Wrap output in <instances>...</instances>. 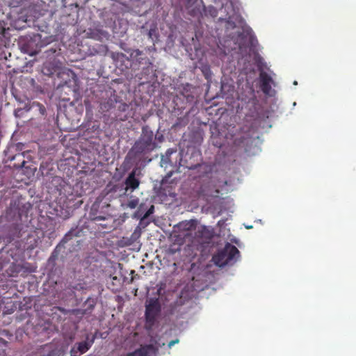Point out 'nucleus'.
I'll use <instances>...</instances> for the list:
<instances>
[{
	"label": "nucleus",
	"instance_id": "obj_9",
	"mask_svg": "<svg viewBox=\"0 0 356 356\" xmlns=\"http://www.w3.org/2000/svg\"><path fill=\"white\" fill-rule=\"evenodd\" d=\"M23 270V267L21 266V264L13 263L8 269V273L10 277L17 276Z\"/></svg>",
	"mask_w": 356,
	"mask_h": 356
},
{
	"label": "nucleus",
	"instance_id": "obj_21",
	"mask_svg": "<svg viewBox=\"0 0 356 356\" xmlns=\"http://www.w3.org/2000/svg\"><path fill=\"white\" fill-rule=\"evenodd\" d=\"M179 339H175V340H172L170 341L169 343H168V347L169 348H171L172 346H174L175 344L176 343H179Z\"/></svg>",
	"mask_w": 356,
	"mask_h": 356
},
{
	"label": "nucleus",
	"instance_id": "obj_13",
	"mask_svg": "<svg viewBox=\"0 0 356 356\" xmlns=\"http://www.w3.org/2000/svg\"><path fill=\"white\" fill-rule=\"evenodd\" d=\"M139 204V199L136 196L131 195L130 199L127 201V203L122 204V207L124 208H129L131 209H136Z\"/></svg>",
	"mask_w": 356,
	"mask_h": 356
},
{
	"label": "nucleus",
	"instance_id": "obj_1",
	"mask_svg": "<svg viewBox=\"0 0 356 356\" xmlns=\"http://www.w3.org/2000/svg\"><path fill=\"white\" fill-rule=\"evenodd\" d=\"M156 140V137L149 127L147 125L143 126L141 134L135 142L131 152L135 156L148 154L156 148L157 143Z\"/></svg>",
	"mask_w": 356,
	"mask_h": 356
},
{
	"label": "nucleus",
	"instance_id": "obj_22",
	"mask_svg": "<svg viewBox=\"0 0 356 356\" xmlns=\"http://www.w3.org/2000/svg\"><path fill=\"white\" fill-rule=\"evenodd\" d=\"M38 106H40V113H41L42 115H44V114L45 113V111H46L44 106H42V104H38Z\"/></svg>",
	"mask_w": 356,
	"mask_h": 356
},
{
	"label": "nucleus",
	"instance_id": "obj_24",
	"mask_svg": "<svg viewBox=\"0 0 356 356\" xmlns=\"http://www.w3.org/2000/svg\"><path fill=\"white\" fill-rule=\"evenodd\" d=\"M169 251H170L172 254H174V253H175V252H176V250H173V249H172V248H170V249L169 250Z\"/></svg>",
	"mask_w": 356,
	"mask_h": 356
},
{
	"label": "nucleus",
	"instance_id": "obj_18",
	"mask_svg": "<svg viewBox=\"0 0 356 356\" xmlns=\"http://www.w3.org/2000/svg\"><path fill=\"white\" fill-rule=\"evenodd\" d=\"M23 267L22 271L24 273H33L35 271V268L29 263H24L21 264Z\"/></svg>",
	"mask_w": 356,
	"mask_h": 356
},
{
	"label": "nucleus",
	"instance_id": "obj_20",
	"mask_svg": "<svg viewBox=\"0 0 356 356\" xmlns=\"http://www.w3.org/2000/svg\"><path fill=\"white\" fill-rule=\"evenodd\" d=\"M206 230V227H201L198 231H197V236H202L203 235V233Z\"/></svg>",
	"mask_w": 356,
	"mask_h": 356
},
{
	"label": "nucleus",
	"instance_id": "obj_7",
	"mask_svg": "<svg viewBox=\"0 0 356 356\" xmlns=\"http://www.w3.org/2000/svg\"><path fill=\"white\" fill-rule=\"evenodd\" d=\"M131 57L139 64H145L148 66L152 65V63L149 61V58L146 56H143V53L139 49L133 51L131 54Z\"/></svg>",
	"mask_w": 356,
	"mask_h": 356
},
{
	"label": "nucleus",
	"instance_id": "obj_6",
	"mask_svg": "<svg viewBox=\"0 0 356 356\" xmlns=\"http://www.w3.org/2000/svg\"><path fill=\"white\" fill-rule=\"evenodd\" d=\"M124 184L126 185L125 191H127L129 189L131 190V192L138 188L140 185V181L136 178L135 171H132L127 179H125Z\"/></svg>",
	"mask_w": 356,
	"mask_h": 356
},
{
	"label": "nucleus",
	"instance_id": "obj_11",
	"mask_svg": "<svg viewBox=\"0 0 356 356\" xmlns=\"http://www.w3.org/2000/svg\"><path fill=\"white\" fill-rule=\"evenodd\" d=\"M64 314L70 315V316H75L77 318H81L84 315H87L84 309H68L64 312V309H60Z\"/></svg>",
	"mask_w": 356,
	"mask_h": 356
},
{
	"label": "nucleus",
	"instance_id": "obj_4",
	"mask_svg": "<svg viewBox=\"0 0 356 356\" xmlns=\"http://www.w3.org/2000/svg\"><path fill=\"white\" fill-rule=\"evenodd\" d=\"M227 185V181L218 180L216 184H213L205 191V195L211 198H218L220 194H223V192L225 193L228 192V190H225L224 188Z\"/></svg>",
	"mask_w": 356,
	"mask_h": 356
},
{
	"label": "nucleus",
	"instance_id": "obj_2",
	"mask_svg": "<svg viewBox=\"0 0 356 356\" xmlns=\"http://www.w3.org/2000/svg\"><path fill=\"white\" fill-rule=\"evenodd\" d=\"M238 255L239 251L237 248L230 243H227L223 249L213 255V261L216 266L223 267L234 261L236 257Z\"/></svg>",
	"mask_w": 356,
	"mask_h": 356
},
{
	"label": "nucleus",
	"instance_id": "obj_5",
	"mask_svg": "<svg viewBox=\"0 0 356 356\" xmlns=\"http://www.w3.org/2000/svg\"><path fill=\"white\" fill-rule=\"evenodd\" d=\"M260 88L264 94H269L271 90V83L273 79L265 72H261L259 74Z\"/></svg>",
	"mask_w": 356,
	"mask_h": 356
},
{
	"label": "nucleus",
	"instance_id": "obj_10",
	"mask_svg": "<svg viewBox=\"0 0 356 356\" xmlns=\"http://www.w3.org/2000/svg\"><path fill=\"white\" fill-rule=\"evenodd\" d=\"M96 305V300L94 298H88L83 303L86 314H90Z\"/></svg>",
	"mask_w": 356,
	"mask_h": 356
},
{
	"label": "nucleus",
	"instance_id": "obj_16",
	"mask_svg": "<svg viewBox=\"0 0 356 356\" xmlns=\"http://www.w3.org/2000/svg\"><path fill=\"white\" fill-rule=\"evenodd\" d=\"M114 106V102L112 100H104L100 103L99 108L102 112H107Z\"/></svg>",
	"mask_w": 356,
	"mask_h": 356
},
{
	"label": "nucleus",
	"instance_id": "obj_17",
	"mask_svg": "<svg viewBox=\"0 0 356 356\" xmlns=\"http://www.w3.org/2000/svg\"><path fill=\"white\" fill-rule=\"evenodd\" d=\"M175 152H176V150H174L172 149H168L165 152V155L162 156L161 163L163 164L171 163L170 156L172 154H173Z\"/></svg>",
	"mask_w": 356,
	"mask_h": 356
},
{
	"label": "nucleus",
	"instance_id": "obj_19",
	"mask_svg": "<svg viewBox=\"0 0 356 356\" xmlns=\"http://www.w3.org/2000/svg\"><path fill=\"white\" fill-rule=\"evenodd\" d=\"M4 25H5L4 22L3 21L0 20V33L2 35L4 34L5 31H6Z\"/></svg>",
	"mask_w": 356,
	"mask_h": 356
},
{
	"label": "nucleus",
	"instance_id": "obj_3",
	"mask_svg": "<svg viewBox=\"0 0 356 356\" xmlns=\"http://www.w3.org/2000/svg\"><path fill=\"white\" fill-rule=\"evenodd\" d=\"M161 312V305L158 298H150L145 303V316L146 322L154 325Z\"/></svg>",
	"mask_w": 356,
	"mask_h": 356
},
{
	"label": "nucleus",
	"instance_id": "obj_15",
	"mask_svg": "<svg viewBox=\"0 0 356 356\" xmlns=\"http://www.w3.org/2000/svg\"><path fill=\"white\" fill-rule=\"evenodd\" d=\"M178 227L180 229H183L185 231H191L195 227V224H194L193 221H192V220H190V221L185 220V221L180 222L178 224Z\"/></svg>",
	"mask_w": 356,
	"mask_h": 356
},
{
	"label": "nucleus",
	"instance_id": "obj_14",
	"mask_svg": "<svg viewBox=\"0 0 356 356\" xmlns=\"http://www.w3.org/2000/svg\"><path fill=\"white\" fill-rule=\"evenodd\" d=\"M140 207L139 209L134 213V216L136 218H140V221L144 220L145 219L147 218L151 214H152L154 211V205H152L149 209L144 213L143 216L140 213Z\"/></svg>",
	"mask_w": 356,
	"mask_h": 356
},
{
	"label": "nucleus",
	"instance_id": "obj_8",
	"mask_svg": "<svg viewBox=\"0 0 356 356\" xmlns=\"http://www.w3.org/2000/svg\"><path fill=\"white\" fill-rule=\"evenodd\" d=\"M91 346V343L84 341L76 343V350H75V347H74L71 350L72 356H76V353H79V355L83 354L87 352Z\"/></svg>",
	"mask_w": 356,
	"mask_h": 356
},
{
	"label": "nucleus",
	"instance_id": "obj_12",
	"mask_svg": "<svg viewBox=\"0 0 356 356\" xmlns=\"http://www.w3.org/2000/svg\"><path fill=\"white\" fill-rule=\"evenodd\" d=\"M79 234V231L76 229H71L63 238V239L60 241V243L64 245L65 243H67L69 241H70L73 237L78 236Z\"/></svg>",
	"mask_w": 356,
	"mask_h": 356
},
{
	"label": "nucleus",
	"instance_id": "obj_23",
	"mask_svg": "<svg viewBox=\"0 0 356 356\" xmlns=\"http://www.w3.org/2000/svg\"><path fill=\"white\" fill-rule=\"evenodd\" d=\"M54 181H56V182H62V181H63V180H62V179H60V178H57V177H56V178H55V179H54Z\"/></svg>",
	"mask_w": 356,
	"mask_h": 356
}]
</instances>
